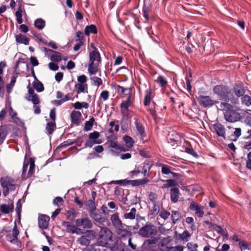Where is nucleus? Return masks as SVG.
I'll return each mask as SVG.
<instances>
[{
	"instance_id": "79ce46f5",
	"label": "nucleus",
	"mask_w": 251,
	"mask_h": 251,
	"mask_svg": "<svg viewBox=\"0 0 251 251\" xmlns=\"http://www.w3.org/2000/svg\"><path fill=\"white\" fill-rule=\"evenodd\" d=\"M45 24H46L45 21L41 18L36 19L35 21L34 24V26L36 28H37L38 29H39L40 30H41L43 28H44V27L45 26Z\"/></svg>"
},
{
	"instance_id": "3c124183",
	"label": "nucleus",
	"mask_w": 251,
	"mask_h": 251,
	"mask_svg": "<svg viewBox=\"0 0 251 251\" xmlns=\"http://www.w3.org/2000/svg\"><path fill=\"white\" fill-rule=\"evenodd\" d=\"M30 167L28 172V176H31L34 174L35 165L34 159L30 158L29 160Z\"/></svg>"
},
{
	"instance_id": "a19ab883",
	"label": "nucleus",
	"mask_w": 251,
	"mask_h": 251,
	"mask_svg": "<svg viewBox=\"0 0 251 251\" xmlns=\"http://www.w3.org/2000/svg\"><path fill=\"white\" fill-rule=\"evenodd\" d=\"M50 60L53 62H59L62 60V54L58 51L53 52L50 56Z\"/></svg>"
},
{
	"instance_id": "5fc2aeb1",
	"label": "nucleus",
	"mask_w": 251,
	"mask_h": 251,
	"mask_svg": "<svg viewBox=\"0 0 251 251\" xmlns=\"http://www.w3.org/2000/svg\"><path fill=\"white\" fill-rule=\"evenodd\" d=\"M66 218L68 220L73 221L76 216V214L74 210H68L66 213Z\"/></svg>"
},
{
	"instance_id": "c03bdc74",
	"label": "nucleus",
	"mask_w": 251,
	"mask_h": 251,
	"mask_svg": "<svg viewBox=\"0 0 251 251\" xmlns=\"http://www.w3.org/2000/svg\"><path fill=\"white\" fill-rule=\"evenodd\" d=\"M165 181L166 183L164 184L163 188L175 187L178 185L177 181L175 179H168L165 180Z\"/></svg>"
},
{
	"instance_id": "f03ea898",
	"label": "nucleus",
	"mask_w": 251,
	"mask_h": 251,
	"mask_svg": "<svg viewBox=\"0 0 251 251\" xmlns=\"http://www.w3.org/2000/svg\"><path fill=\"white\" fill-rule=\"evenodd\" d=\"M216 106L218 110L224 111V118L228 122L234 123L242 119L240 114L237 112L234 109V106L228 102H222L220 105H216Z\"/></svg>"
},
{
	"instance_id": "473e14b6",
	"label": "nucleus",
	"mask_w": 251,
	"mask_h": 251,
	"mask_svg": "<svg viewBox=\"0 0 251 251\" xmlns=\"http://www.w3.org/2000/svg\"><path fill=\"white\" fill-rule=\"evenodd\" d=\"M75 88L76 89V93L79 94L81 93H88V86L87 84L77 83L75 85Z\"/></svg>"
},
{
	"instance_id": "13d9d810",
	"label": "nucleus",
	"mask_w": 251,
	"mask_h": 251,
	"mask_svg": "<svg viewBox=\"0 0 251 251\" xmlns=\"http://www.w3.org/2000/svg\"><path fill=\"white\" fill-rule=\"evenodd\" d=\"M27 100L31 101L34 105H37L40 103V100L37 94L31 96L30 98H28Z\"/></svg>"
},
{
	"instance_id": "ea45409f",
	"label": "nucleus",
	"mask_w": 251,
	"mask_h": 251,
	"mask_svg": "<svg viewBox=\"0 0 251 251\" xmlns=\"http://www.w3.org/2000/svg\"><path fill=\"white\" fill-rule=\"evenodd\" d=\"M191 236V234L187 231H184L181 234H179L178 235V238L184 242H187L189 238Z\"/></svg>"
},
{
	"instance_id": "a18cd8bd",
	"label": "nucleus",
	"mask_w": 251,
	"mask_h": 251,
	"mask_svg": "<svg viewBox=\"0 0 251 251\" xmlns=\"http://www.w3.org/2000/svg\"><path fill=\"white\" fill-rule=\"evenodd\" d=\"M151 92L150 90H147L146 91V95L144 100V104L145 106L149 105L151 100Z\"/></svg>"
},
{
	"instance_id": "4be33fe9",
	"label": "nucleus",
	"mask_w": 251,
	"mask_h": 251,
	"mask_svg": "<svg viewBox=\"0 0 251 251\" xmlns=\"http://www.w3.org/2000/svg\"><path fill=\"white\" fill-rule=\"evenodd\" d=\"M142 170L141 172L144 177L148 178L149 176L150 171L151 169L152 164L150 161L145 162L143 164Z\"/></svg>"
},
{
	"instance_id": "b1692460",
	"label": "nucleus",
	"mask_w": 251,
	"mask_h": 251,
	"mask_svg": "<svg viewBox=\"0 0 251 251\" xmlns=\"http://www.w3.org/2000/svg\"><path fill=\"white\" fill-rule=\"evenodd\" d=\"M171 241L170 237H163L159 240L158 245V247L164 251V250L166 249L167 247H169L168 245Z\"/></svg>"
},
{
	"instance_id": "f8f14e48",
	"label": "nucleus",
	"mask_w": 251,
	"mask_h": 251,
	"mask_svg": "<svg viewBox=\"0 0 251 251\" xmlns=\"http://www.w3.org/2000/svg\"><path fill=\"white\" fill-rule=\"evenodd\" d=\"M88 213L90 217L96 222L101 224L104 222V219L102 217L99 209L88 211Z\"/></svg>"
},
{
	"instance_id": "774afa93",
	"label": "nucleus",
	"mask_w": 251,
	"mask_h": 251,
	"mask_svg": "<svg viewBox=\"0 0 251 251\" xmlns=\"http://www.w3.org/2000/svg\"><path fill=\"white\" fill-rule=\"evenodd\" d=\"M246 167L251 170V151L247 155V160L246 162Z\"/></svg>"
},
{
	"instance_id": "e2e57ef3",
	"label": "nucleus",
	"mask_w": 251,
	"mask_h": 251,
	"mask_svg": "<svg viewBox=\"0 0 251 251\" xmlns=\"http://www.w3.org/2000/svg\"><path fill=\"white\" fill-rule=\"evenodd\" d=\"M22 207V205L21 203V201L20 199H19L16 203V213L19 218L20 217V216H21Z\"/></svg>"
},
{
	"instance_id": "58836bf2",
	"label": "nucleus",
	"mask_w": 251,
	"mask_h": 251,
	"mask_svg": "<svg viewBox=\"0 0 251 251\" xmlns=\"http://www.w3.org/2000/svg\"><path fill=\"white\" fill-rule=\"evenodd\" d=\"M241 101L242 104L249 106L251 105V97L248 95H245L244 94V95L241 97Z\"/></svg>"
},
{
	"instance_id": "0eeeda50",
	"label": "nucleus",
	"mask_w": 251,
	"mask_h": 251,
	"mask_svg": "<svg viewBox=\"0 0 251 251\" xmlns=\"http://www.w3.org/2000/svg\"><path fill=\"white\" fill-rule=\"evenodd\" d=\"M14 182V179L9 176L1 177L0 183L2 188L3 195L4 197L7 196L9 191H13L16 189V184Z\"/></svg>"
},
{
	"instance_id": "cd10ccee",
	"label": "nucleus",
	"mask_w": 251,
	"mask_h": 251,
	"mask_svg": "<svg viewBox=\"0 0 251 251\" xmlns=\"http://www.w3.org/2000/svg\"><path fill=\"white\" fill-rule=\"evenodd\" d=\"M81 116V114L79 111L74 110L71 114V122L73 124L78 125L79 123V119Z\"/></svg>"
},
{
	"instance_id": "393cba45",
	"label": "nucleus",
	"mask_w": 251,
	"mask_h": 251,
	"mask_svg": "<svg viewBox=\"0 0 251 251\" xmlns=\"http://www.w3.org/2000/svg\"><path fill=\"white\" fill-rule=\"evenodd\" d=\"M134 119L135 120V125L137 131L142 137H144L146 135V134L144 126L140 122L138 119L135 118Z\"/></svg>"
},
{
	"instance_id": "8fccbe9b",
	"label": "nucleus",
	"mask_w": 251,
	"mask_h": 251,
	"mask_svg": "<svg viewBox=\"0 0 251 251\" xmlns=\"http://www.w3.org/2000/svg\"><path fill=\"white\" fill-rule=\"evenodd\" d=\"M214 230L223 236L227 237V233L221 226L214 224L213 225Z\"/></svg>"
},
{
	"instance_id": "de8ad7c7",
	"label": "nucleus",
	"mask_w": 251,
	"mask_h": 251,
	"mask_svg": "<svg viewBox=\"0 0 251 251\" xmlns=\"http://www.w3.org/2000/svg\"><path fill=\"white\" fill-rule=\"evenodd\" d=\"M155 82L158 83L161 87H166L168 84L167 80L162 75L158 76Z\"/></svg>"
},
{
	"instance_id": "bf43d9fd",
	"label": "nucleus",
	"mask_w": 251,
	"mask_h": 251,
	"mask_svg": "<svg viewBox=\"0 0 251 251\" xmlns=\"http://www.w3.org/2000/svg\"><path fill=\"white\" fill-rule=\"evenodd\" d=\"M100 143V142L98 141L97 140H92L89 139L86 141L85 147L91 148L94 144Z\"/></svg>"
},
{
	"instance_id": "37998d69",
	"label": "nucleus",
	"mask_w": 251,
	"mask_h": 251,
	"mask_svg": "<svg viewBox=\"0 0 251 251\" xmlns=\"http://www.w3.org/2000/svg\"><path fill=\"white\" fill-rule=\"evenodd\" d=\"M33 86L34 88L38 92H41L44 90L43 83L38 79L33 82Z\"/></svg>"
},
{
	"instance_id": "7ed1b4c3",
	"label": "nucleus",
	"mask_w": 251,
	"mask_h": 251,
	"mask_svg": "<svg viewBox=\"0 0 251 251\" xmlns=\"http://www.w3.org/2000/svg\"><path fill=\"white\" fill-rule=\"evenodd\" d=\"M89 64L88 71L90 75H95L99 71V65L101 63V57L100 53L97 48L90 51L89 54Z\"/></svg>"
},
{
	"instance_id": "c9c22d12",
	"label": "nucleus",
	"mask_w": 251,
	"mask_h": 251,
	"mask_svg": "<svg viewBox=\"0 0 251 251\" xmlns=\"http://www.w3.org/2000/svg\"><path fill=\"white\" fill-rule=\"evenodd\" d=\"M172 221L173 224L176 223L181 219V214L178 211H172Z\"/></svg>"
},
{
	"instance_id": "4d7b16f0",
	"label": "nucleus",
	"mask_w": 251,
	"mask_h": 251,
	"mask_svg": "<svg viewBox=\"0 0 251 251\" xmlns=\"http://www.w3.org/2000/svg\"><path fill=\"white\" fill-rule=\"evenodd\" d=\"M184 248L181 246L167 247L164 251H183Z\"/></svg>"
},
{
	"instance_id": "7c9ffc66",
	"label": "nucleus",
	"mask_w": 251,
	"mask_h": 251,
	"mask_svg": "<svg viewBox=\"0 0 251 251\" xmlns=\"http://www.w3.org/2000/svg\"><path fill=\"white\" fill-rule=\"evenodd\" d=\"M109 146L110 148L115 149L117 151H119L120 152L122 151L125 152L127 151V149L125 148V146L119 144L117 142L110 141Z\"/></svg>"
},
{
	"instance_id": "5701e85b",
	"label": "nucleus",
	"mask_w": 251,
	"mask_h": 251,
	"mask_svg": "<svg viewBox=\"0 0 251 251\" xmlns=\"http://www.w3.org/2000/svg\"><path fill=\"white\" fill-rule=\"evenodd\" d=\"M117 92L127 96V98H131L132 88H125L120 85H117Z\"/></svg>"
},
{
	"instance_id": "f3484780",
	"label": "nucleus",
	"mask_w": 251,
	"mask_h": 251,
	"mask_svg": "<svg viewBox=\"0 0 251 251\" xmlns=\"http://www.w3.org/2000/svg\"><path fill=\"white\" fill-rule=\"evenodd\" d=\"M180 195L179 190L178 188L173 187L170 189V198L172 202H177L178 201V199Z\"/></svg>"
},
{
	"instance_id": "e433bc0d",
	"label": "nucleus",
	"mask_w": 251,
	"mask_h": 251,
	"mask_svg": "<svg viewBox=\"0 0 251 251\" xmlns=\"http://www.w3.org/2000/svg\"><path fill=\"white\" fill-rule=\"evenodd\" d=\"M17 76L13 75L11 78V81L10 83L7 84L6 86L7 92L8 93H10L12 91L13 87L14 86L16 82Z\"/></svg>"
},
{
	"instance_id": "c85d7f7f",
	"label": "nucleus",
	"mask_w": 251,
	"mask_h": 251,
	"mask_svg": "<svg viewBox=\"0 0 251 251\" xmlns=\"http://www.w3.org/2000/svg\"><path fill=\"white\" fill-rule=\"evenodd\" d=\"M123 140L126 144V146L125 147V148L127 149V151L133 147L134 141L131 137L128 135H125L123 137Z\"/></svg>"
},
{
	"instance_id": "aec40b11",
	"label": "nucleus",
	"mask_w": 251,
	"mask_h": 251,
	"mask_svg": "<svg viewBox=\"0 0 251 251\" xmlns=\"http://www.w3.org/2000/svg\"><path fill=\"white\" fill-rule=\"evenodd\" d=\"M14 209V202L11 201V203L9 205L2 204L0 205V210L4 214H9L12 212Z\"/></svg>"
},
{
	"instance_id": "69168bd1",
	"label": "nucleus",
	"mask_w": 251,
	"mask_h": 251,
	"mask_svg": "<svg viewBox=\"0 0 251 251\" xmlns=\"http://www.w3.org/2000/svg\"><path fill=\"white\" fill-rule=\"evenodd\" d=\"M6 240L11 243L15 244L16 242H20L18 240L15 239L11 234H7L5 236Z\"/></svg>"
},
{
	"instance_id": "c756f323",
	"label": "nucleus",
	"mask_w": 251,
	"mask_h": 251,
	"mask_svg": "<svg viewBox=\"0 0 251 251\" xmlns=\"http://www.w3.org/2000/svg\"><path fill=\"white\" fill-rule=\"evenodd\" d=\"M15 38L16 42L19 44H24L25 45L29 44V38L24 35L19 34L16 35Z\"/></svg>"
},
{
	"instance_id": "72a5a7b5",
	"label": "nucleus",
	"mask_w": 251,
	"mask_h": 251,
	"mask_svg": "<svg viewBox=\"0 0 251 251\" xmlns=\"http://www.w3.org/2000/svg\"><path fill=\"white\" fill-rule=\"evenodd\" d=\"M136 209L133 207L130 209L129 212H126L124 214L123 217L126 219L133 220L135 218L136 214Z\"/></svg>"
},
{
	"instance_id": "9d476101",
	"label": "nucleus",
	"mask_w": 251,
	"mask_h": 251,
	"mask_svg": "<svg viewBox=\"0 0 251 251\" xmlns=\"http://www.w3.org/2000/svg\"><path fill=\"white\" fill-rule=\"evenodd\" d=\"M62 226L66 227V230L67 232L71 233L72 234L75 233L77 235L82 233L81 232V228H78V226L76 225H74L69 222H62Z\"/></svg>"
},
{
	"instance_id": "a878e982",
	"label": "nucleus",
	"mask_w": 251,
	"mask_h": 251,
	"mask_svg": "<svg viewBox=\"0 0 251 251\" xmlns=\"http://www.w3.org/2000/svg\"><path fill=\"white\" fill-rule=\"evenodd\" d=\"M87 237L88 235H82L80 237L77 238L76 240V243L81 246L87 247L90 245L91 243V240Z\"/></svg>"
},
{
	"instance_id": "864d4df0",
	"label": "nucleus",
	"mask_w": 251,
	"mask_h": 251,
	"mask_svg": "<svg viewBox=\"0 0 251 251\" xmlns=\"http://www.w3.org/2000/svg\"><path fill=\"white\" fill-rule=\"evenodd\" d=\"M9 112L10 116L16 124H18V121L21 122L20 119L16 117V116L17 115V112L13 110L11 106H10L9 107Z\"/></svg>"
},
{
	"instance_id": "20e7f679",
	"label": "nucleus",
	"mask_w": 251,
	"mask_h": 251,
	"mask_svg": "<svg viewBox=\"0 0 251 251\" xmlns=\"http://www.w3.org/2000/svg\"><path fill=\"white\" fill-rule=\"evenodd\" d=\"M113 233L107 227L101 228L97 243L99 246L109 247L112 242Z\"/></svg>"
},
{
	"instance_id": "9b49d317",
	"label": "nucleus",
	"mask_w": 251,
	"mask_h": 251,
	"mask_svg": "<svg viewBox=\"0 0 251 251\" xmlns=\"http://www.w3.org/2000/svg\"><path fill=\"white\" fill-rule=\"evenodd\" d=\"M190 210L195 211V215L199 218L202 217L204 215L203 207L194 201L190 202L189 207Z\"/></svg>"
},
{
	"instance_id": "bb28decb",
	"label": "nucleus",
	"mask_w": 251,
	"mask_h": 251,
	"mask_svg": "<svg viewBox=\"0 0 251 251\" xmlns=\"http://www.w3.org/2000/svg\"><path fill=\"white\" fill-rule=\"evenodd\" d=\"M111 251H128L125 244L122 242L115 243V245L111 247Z\"/></svg>"
},
{
	"instance_id": "4468645a",
	"label": "nucleus",
	"mask_w": 251,
	"mask_h": 251,
	"mask_svg": "<svg viewBox=\"0 0 251 251\" xmlns=\"http://www.w3.org/2000/svg\"><path fill=\"white\" fill-rule=\"evenodd\" d=\"M213 127L218 136L226 139V128L224 126L220 123H216L213 125Z\"/></svg>"
},
{
	"instance_id": "423d86ee",
	"label": "nucleus",
	"mask_w": 251,
	"mask_h": 251,
	"mask_svg": "<svg viewBox=\"0 0 251 251\" xmlns=\"http://www.w3.org/2000/svg\"><path fill=\"white\" fill-rule=\"evenodd\" d=\"M231 94L230 100L232 102L238 101V99L241 98L246 92L245 87L243 82L237 81L235 82L232 88H230Z\"/></svg>"
},
{
	"instance_id": "6e6d98bb",
	"label": "nucleus",
	"mask_w": 251,
	"mask_h": 251,
	"mask_svg": "<svg viewBox=\"0 0 251 251\" xmlns=\"http://www.w3.org/2000/svg\"><path fill=\"white\" fill-rule=\"evenodd\" d=\"M91 79L93 81V84L98 87H99L102 84V79L99 77L93 76L91 78Z\"/></svg>"
},
{
	"instance_id": "2eb2a0df",
	"label": "nucleus",
	"mask_w": 251,
	"mask_h": 251,
	"mask_svg": "<svg viewBox=\"0 0 251 251\" xmlns=\"http://www.w3.org/2000/svg\"><path fill=\"white\" fill-rule=\"evenodd\" d=\"M152 6L149 0H145L142 9L143 15L147 21L149 20V14L151 12Z\"/></svg>"
},
{
	"instance_id": "f257e3e1",
	"label": "nucleus",
	"mask_w": 251,
	"mask_h": 251,
	"mask_svg": "<svg viewBox=\"0 0 251 251\" xmlns=\"http://www.w3.org/2000/svg\"><path fill=\"white\" fill-rule=\"evenodd\" d=\"M138 233L141 237L147 239L142 245L143 249L146 251L155 247L160 239L156 226L150 222L140 228Z\"/></svg>"
},
{
	"instance_id": "338daca9",
	"label": "nucleus",
	"mask_w": 251,
	"mask_h": 251,
	"mask_svg": "<svg viewBox=\"0 0 251 251\" xmlns=\"http://www.w3.org/2000/svg\"><path fill=\"white\" fill-rule=\"evenodd\" d=\"M185 152L187 153H189L191 155H192L193 156L198 158V155L197 154V152L194 151V150L192 148H189L188 147L185 148Z\"/></svg>"
},
{
	"instance_id": "4c0bfd02",
	"label": "nucleus",
	"mask_w": 251,
	"mask_h": 251,
	"mask_svg": "<svg viewBox=\"0 0 251 251\" xmlns=\"http://www.w3.org/2000/svg\"><path fill=\"white\" fill-rule=\"evenodd\" d=\"M241 134V129L240 128H235V131L232 134L229 136V139L232 141H236Z\"/></svg>"
},
{
	"instance_id": "1a4fd4ad",
	"label": "nucleus",
	"mask_w": 251,
	"mask_h": 251,
	"mask_svg": "<svg viewBox=\"0 0 251 251\" xmlns=\"http://www.w3.org/2000/svg\"><path fill=\"white\" fill-rule=\"evenodd\" d=\"M75 223L78 228L81 229H91L93 227L92 222L88 217L77 219Z\"/></svg>"
},
{
	"instance_id": "6e6552de",
	"label": "nucleus",
	"mask_w": 251,
	"mask_h": 251,
	"mask_svg": "<svg viewBox=\"0 0 251 251\" xmlns=\"http://www.w3.org/2000/svg\"><path fill=\"white\" fill-rule=\"evenodd\" d=\"M197 100L199 103L204 108H209L217 104V105H220V101L213 100L211 97L209 96H204L203 95H200L197 97Z\"/></svg>"
},
{
	"instance_id": "ddd939ff",
	"label": "nucleus",
	"mask_w": 251,
	"mask_h": 251,
	"mask_svg": "<svg viewBox=\"0 0 251 251\" xmlns=\"http://www.w3.org/2000/svg\"><path fill=\"white\" fill-rule=\"evenodd\" d=\"M110 220L112 226L116 228L122 227V226H126L123 224L119 218V214L117 212L112 214L110 217Z\"/></svg>"
},
{
	"instance_id": "dca6fc26",
	"label": "nucleus",
	"mask_w": 251,
	"mask_h": 251,
	"mask_svg": "<svg viewBox=\"0 0 251 251\" xmlns=\"http://www.w3.org/2000/svg\"><path fill=\"white\" fill-rule=\"evenodd\" d=\"M125 226L122 227L117 228V233L121 238L126 239L132 236V232L128 229L124 228Z\"/></svg>"
},
{
	"instance_id": "052dcab7",
	"label": "nucleus",
	"mask_w": 251,
	"mask_h": 251,
	"mask_svg": "<svg viewBox=\"0 0 251 251\" xmlns=\"http://www.w3.org/2000/svg\"><path fill=\"white\" fill-rule=\"evenodd\" d=\"M187 247L190 251H198L197 250V248L198 247L197 244H193L192 242H189L187 244Z\"/></svg>"
},
{
	"instance_id": "412c9836",
	"label": "nucleus",
	"mask_w": 251,
	"mask_h": 251,
	"mask_svg": "<svg viewBox=\"0 0 251 251\" xmlns=\"http://www.w3.org/2000/svg\"><path fill=\"white\" fill-rule=\"evenodd\" d=\"M131 98H127L126 100H123L120 104L121 112L124 114H126L128 111V108L130 105Z\"/></svg>"
},
{
	"instance_id": "603ef678",
	"label": "nucleus",
	"mask_w": 251,
	"mask_h": 251,
	"mask_svg": "<svg viewBox=\"0 0 251 251\" xmlns=\"http://www.w3.org/2000/svg\"><path fill=\"white\" fill-rule=\"evenodd\" d=\"M173 168L171 166H169L167 165L162 164L161 168V172L164 175H169L172 173V170Z\"/></svg>"
},
{
	"instance_id": "39448f33",
	"label": "nucleus",
	"mask_w": 251,
	"mask_h": 251,
	"mask_svg": "<svg viewBox=\"0 0 251 251\" xmlns=\"http://www.w3.org/2000/svg\"><path fill=\"white\" fill-rule=\"evenodd\" d=\"M214 94H215L222 100L224 102H228L230 100L231 90L230 88L225 85H216L213 89Z\"/></svg>"
},
{
	"instance_id": "09e8293b",
	"label": "nucleus",
	"mask_w": 251,
	"mask_h": 251,
	"mask_svg": "<svg viewBox=\"0 0 251 251\" xmlns=\"http://www.w3.org/2000/svg\"><path fill=\"white\" fill-rule=\"evenodd\" d=\"M85 204L88 208V211L95 210L96 209V205L94 200H89L85 202Z\"/></svg>"
},
{
	"instance_id": "6ab92c4d",
	"label": "nucleus",
	"mask_w": 251,
	"mask_h": 251,
	"mask_svg": "<svg viewBox=\"0 0 251 251\" xmlns=\"http://www.w3.org/2000/svg\"><path fill=\"white\" fill-rule=\"evenodd\" d=\"M50 218L46 215H42L39 217L38 224L39 227L42 229H46L48 227Z\"/></svg>"
},
{
	"instance_id": "49530a36",
	"label": "nucleus",
	"mask_w": 251,
	"mask_h": 251,
	"mask_svg": "<svg viewBox=\"0 0 251 251\" xmlns=\"http://www.w3.org/2000/svg\"><path fill=\"white\" fill-rule=\"evenodd\" d=\"M95 119L93 117L91 118L88 121H86L84 124V130L88 131L90 130L93 126Z\"/></svg>"
},
{
	"instance_id": "a211bd4d",
	"label": "nucleus",
	"mask_w": 251,
	"mask_h": 251,
	"mask_svg": "<svg viewBox=\"0 0 251 251\" xmlns=\"http://www.w3.org/2000/svg\"><path fill=\"white\" fill-rule=\"evenodd\" d=\"M17 2L19 4V7L18 8L17 11L15 13V16L16 17V20L17 23L19 24H21L23 22L22 19V13L23 10V8L22 6V3L23 2V0H17Z\"/></svg>"
},
{
	"instance_id": "f704fd0d",
	"label": "nucleus",
	"mask_w": 251,
	"mask_h": 251,
	"mask_svg": "<svg viewBox=\"0 0 251 251\" xmlns=\"http://www.w3.org/2000/svg\"><path fill=\"white\" fill-rule=\"evenodd\" d=\"M56 128V124L54 121H50L47 124L46 130L49 135H51Z\"/></svg>"
},
{
	"instance_id": "0e129e2a",
	"label": "nucleus",
	"mask_w": 251,
	"mask_h": 251,
	"mask_svg": "<svg viewBox=\"0 0 251 251\" xmlns=\"http://www.w3.org/2000/svg\"><path fill=\"white\" fill-rule=\"evenodd\" d=\"M100 133L98 131H95L89 134V138L92 140H97V139L100 137Z\"/></svg>"
},
{
	"instance_id": "2f4dec72",
	"label": "nucleus",
	"mask_w": 251,
	"mask_h": 251,
	"mask_svg": "<svg viewBox=\"0 0 251 251\" xmlns=\"http://www.w3.org/2000/svg\"><path fill=\"white\" fill-rule=\"evenodd\" d=\"M97 28L95 25H87L85 27L84 34L86 36H89L90 33H97Z\"/></svg>"
},
{
	"instance_id": "680f3d73",
	"label": "nucleus",
	"mask_w": 251,
	"mask_h": 251,
	"mask_svg": "<svg viewBox=\"0 0 251 251\" xmlns=\"http://www.w3.org/2000/svg\"><path fill=\"white\" fill-rule=\"evenodd\" d=\"M149 199L152 203H156L157 195L156 193L151 192L149 194Z\"/></svg>"
}]
</instances>
